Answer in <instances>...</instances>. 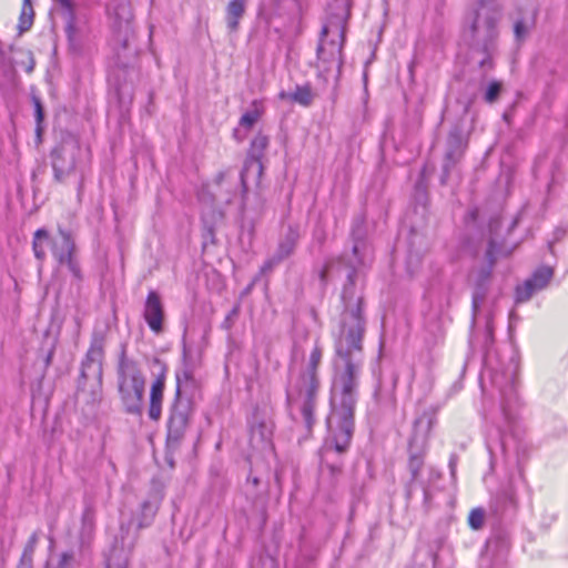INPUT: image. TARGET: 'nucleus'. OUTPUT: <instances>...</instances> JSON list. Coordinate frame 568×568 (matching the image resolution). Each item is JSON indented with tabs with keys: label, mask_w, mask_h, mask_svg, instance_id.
<instances>
[{
	"label": "nucleus",
	"mask_w": 568,
	"mask_h": 568,
	"mask_svg": "<svg viewBox=\"0 0 568 568\" xmlns=\"http://www.w3.org/2000/svg\"><path fill=\"white\" fill-rule=\"evenodd\" d=\"M498 550V558L491 568H506L505 566V554L508 551V542L506 539L497 536L490 538L486 544V554L481 557V566L489 560V554Z\"/></svg>",
	"instance_id": "obj_22"
},
{
	"label": "nucleus",
	"mask_w": 568,
	"mask_h": 568,
	"mask_svg": "<svg viewBox=\"0 0 568 568\" xmlns=\"http://www.w3.org/2000/svg\"><path fill=\"white\" fill-rule=\"evenodd\" d=\"M565 231H558V235H564Z\"/></svg>",
	"instance_id": "obj_53"
},
{
	"label": "nucleus",
	"mask_w": 568,
	"mask_h": 568,
	"mask_svg": "<svg viewBox=\"0 0 568 568\" xmlns=\"http://www.w3.org/2000/svg\"><path fill=\"white\" fill-rule=\"evenodd\" d=\"M336 9L337 12L329 14L321 31L317 47V69L324 78L335 70L337 80L343 65V47L349 12L343 3L336 2Z\"/></svg>",
	"instance_id": "obj_4"
},
{
	"label": "nucleus",
	"mask_w": 568,
	"mask_h": 568,
	"mask_svg": "<svg viewBox=\"0 0 568 568\" xmlns=\"http://www.w3.org/2000/svg\"><path fill=\"white\" fill-rule=\"evenodd\" d=\"M74 561L73 551H64L59 555L57 565L51 566V568H73Z\"/></svg>",
	"instance_id": "obj_35"
},
{
	"label": "nucleus",
	"mask_w": 568,
	"mask_h": 568,
	"mask_svg": "<svg viewBox=\"0 0 568 568\" xmlns=\"http://www.w3.org/2000/svg\"><path fill=\"white\" fill-rule=\"evenodd\" d=\"M251 442L263 444L270 440L272 427L265 422H256L251 426Z\"/></svg>",
	"instance_id": "obj_29"
},
{
	"label": "nucleus",
	"mask_w": 568,
	"mask_h": 568,
	"mask_svg": "<svg viewBox=\"0 0 568 568\" xmlns=\"http://www.w3.org/2000/svg\"><path fill=\"white\" fill-rule=\"evenodd\" d=\"M363 78H364V82L366 83V81H367V73L366 72L364 73Z\"/></svg>",
	"instance_id": "obj_51"
},
{
	"label": "nucleus",
	"mask_w": 568,
	"mask_h": 568,
	"mask_svg": "<svg viewBox=\"0 0 568 568\" xmlns=\"http://www.w3.org/2000/svg\"><path fill=\"white\" fill-rule=\"evenodd\" d=\"M79 153L80 144L74 136L63 139L61 143L52 150L51 164L57 182H64L75 172Z\"/></svg>",
	"instance_id": "obj_10"
},
{
	"label": "nucleus",
	"mask_w": 568,
	"mask_h": 568,
	"mask_svg": "<svg viewBox=\"0 0 568 568\" xmlns=\"http://www.w3.org/2000/svg\"><path fill=\"white\" fill-rule=\"evenodd\" d=\"M470 131L465 116L458 119L449 129L445 141V153L440 183L445 185L450 171L462 161L468 146Z\"/></svg>",
	"instance_id": "obj_8"
},
{
	"label": "nucleus",
	"mask_w": 568,
	"mask_h": 568,
	"mask_svg": "<svg viewBox=\"0 0 568 568\" xmlns=\"http://www.w3.org/2000/svg\"><path fill=\"white\" fill-rule=\"evenodd\" d=\"M63 10V16L67 20V29L72 30L74 24V11L72 0H53Z\"/></svg>",
	"instance_id": "obj_31"
},
{
	"label": "nucleus",
	"mask_w": 568,
	"mask_h": 568,
	"mask_svg": "<svg viewBox=\"0 0 568 568\" xmlns=\"http://www.w3.org/2000/svg\"><path fill=\"white\" fill-rule=\"evenodd\" d=\"M226 172H220L217 173V175L215 176L214 181L217 185H221L223 183V181L225 180L226 178Z\"/></svg>",
	"instance_id": "obj_43"
},
{
	"label": "nucleus",
	"mask_w": 568,
	"mask_h": 568,
	"mask_svg": "<svg viewBox=\"0 0 568 568\" xmlns=\"http://www.w3.org/2000/svg\"><path fill=\"white\" fill-rule=\"evenodd\" d=\"M501 92V83L499 81H490L486 88L484 100L487 103H494L497 101L499 94Z\"/></svg>",
	"instance_id": "obj_32"
},
{
	"label": "nucleus",
	"mask_w": 568,
	"mask_h": 568,
	"mask_svg": "<svg viewBox=\"0 0 568 568\" xmlns=\"http://www.w3.org/2000/svg\"><path fill=\"white\" fill-rule=\"evenodd\" d=\"M484 519H485V511H484V509H481V508H474L469 513L468 524H469V526L473 529L477 530V529H480L483 527Z\"/></svg>",
	"instance_id": "obj_34"
},
{
	"label": "nucleus",
	"mask_w": 568,
	"mask_h": 568,
	"mask_svg": "<svg viewBox=\"0 0 568 568\" xmlns=\"http://www.w3.org/2000/svg\"><path fill=\"white\" fill-rule=\"evenodd\" d=\"M387 403H388L389 405H393V404H394V398H393V396H392V395H389V397H388V399H387Z\"/></svg>",
	"instance_id": "obj_49"
},
{
	"label": "nucleus",
	"mask_w": 568,
	"mask_h": 568,
	"mask_svg": "<svg viewBox=\"0 0 568 568\" xmlns=\"http://www.w3.org/2000/svg\"><path fill=\"white\" fill-rule=\"evenodd\" d=\"M510 252H503L501 247L494 240L489 241L486 251L488 265L478 270L474 280V291L471 296V308L474 317L476 316L480 305L484 303L487 296L490 286L493 267L498 256L507 255Z\"/></svg>",
	"instance_id": "obj_12"
},
{
	"label": "nucleus",
	"mask_w": 568,
	"mask_h": 568,
	"mask_svg": "<svg viewBox=\"0 0 568 568\" xmlns=\"http://www.w3.org/2000/svg\"><path fill=\"white\" fill-rule=\"evenodd\" d=\"M51 252L60 266H67L74 280L82 281V272L77 258V246L70 231L59 226L58 235L51 240Z\"/></svg>",
	"instance_id": "obj_11"
},
{
	"label": "nucleus",
	"mask_w": 568,
	"mask_h": 568,
	"mask_svg": "<svg viewBox=\"0 0 568 568\" xmlns=\"http://www.w3.org/2000/svg\"><path fill=\"white\" fill-rule=\"evenodd\" d=\"M145 379L138 363L122 352L118 366V389L125 412L141 414Z\"/></svg>",
	"instance_id": "obj_6"
},
{
	"label": "nucleus",
	"mask_w": 568,
	"mask_h": 568,
	"mask_svg": "<svg viewBox=\"0 0 568 568\" xmlns=\"http://www.w3.org/2000/svg\"><path fill=\"white\" fill-rule=\"evenodd\" d=\"M156 511H158V506L155 504H152L149 500H144L141 504L140 515L138 516V518L136 519L133 518L128 526H125L124 524H121V527H120V531H121L120 538L123 536V537L128 538L126 540L130 539L129 530H130V526L134 521H136V529L138 530L150 526L152 524L154 517H155ZM133 536H131V538Z\"/></svg>",
	"instance_id": "obj_19"
},
{
	"label": "nucleus",
	"mask_w": 568,
	"mask_h": 568,
	"mask_svg": "<svg viewBox=\"0 0 568 568\" xmlns=\"http://www.w3.org/2000/svg\"><path fill=\"white\" fill-rule=\"evenodd\" d=\"M247 0H230L226 6L225 20L227 29L235 32L239 29L240 20L245 13Z\"/></svg>",
	"instance_id": "obj_23"
},
{
	"label": "nucleus",
	"mask_w": 568,
	"mask_h": 568,
	"mask_svg": "<svg viewBox=\"0 0 568 568\" xmlns=\"http://www.w3.org/2000/svg\"><path fill=\"white\" fill-rule=\"evenodd\" d=\"M103 356L104 338L94 334L82 361L78 382V398L91 407L97 406L102 399Z\"/></svg>",
	"instance_id": "obj_5"
},
{
	"label": "nucleus",
	"mask_w": 568,
	"mask_h": 568,
	"mask_svg": "<svg viewBox=\"0 0 568 568\" xmlns=\"http://www.w3.org/2000/svg\"><path fill=\"white\" fill-rule=\"evenodd\" d=\"M552 277V267L546 265L539 266L523 284L517 285L515 291V302L520 304L529 301L536 293L545 290Z\"/></svg>",
	"instance_id": "obj_15"
},
{
	"label": "nucleus",
	"mask_w": 568,
	"mask_h": 568,
	"mask_svg": "<svg viewBox=\"0 0 568 568\" xmlns=\"http://www.w3.org/2000/svg\"><path fill=\"white\" fill-rule=\"evenodd\" d=\"M194 412V403L191 396H176L169 407L166 422V445L175 449L180 446Z\"/></svg>",
	"instance_id": "obj_7"
},
{
	"label": "nucleus",
	"mask_w": 568,
	"mask_h": 568,
	"mask_svg": "<svg viewBox=\"0 0 568 568\" xmlns=\"http://www.w3.org/2000/svg\"><path fill=\"white\" fill-rule=\"evenodd\" d=\"M264 108L261 101L254 100L247 110L240 119V125L245 129H251L261 118Z\"/></svg>",
	"instance_id": "obj_26"
},
{
	"label": "nucleus",
	"mask_w": 568,
	"mask_h": 568,
	"mask_svg": "<svg viewBox=\"0 0 568 568\" xmlns=\"http://www.w3.org/2000/svg\"><path fill=\"white\" fill-rule=\"evenodd\" d=\"M38 540H39L38 532H33L29 537L17 568H32L33 555H34V550H36Z\"/></svg>",
	"instance_id": "obj_27"
},
{
	"label": "nucleus",
	"mask_w": 568,
	"mask_h": 568,
	"mask_svg": "<svg viewBox=\"0 0 568 568\" xmlns=\"http://www.w3.org/2000/svg\"><path fill=\"white\" fill-rule=\"evenodd\" d=\"M74 321H75V325H77V331L79 333L80 328H81V321H80V318L78 316L74 318Z\"/></svg>",
	"instance_id": "obj_48"
},
{
	"label": "nucleus",
	"mask_w": 568,
	"mask_h": 568,
	"mask_svg": "<svg viewBox=\"0 0 568 568\" xmlns=\"http://www.w3.org/2000/svg\"><path fill=\"white\" fill-rule=\"evenodd\" d=\"M136 534L132 538H115V541L106 557L105 568H128L130 555L136 541Z\"/></svg>",
	"instance_id": "obj_17"
},
{
	"label": "nucleus",
	"mask_w": 568,
	"mask_h": 568,
	"mask_svg": "<svg viewBox=\"0 0 568 568\" xmlns=\"http://www.w3.org/2000/svg\"><path fill=\"white\" fill-rule=\"evenodd\" d=\"M323 357V349L316 343L311 351L308 362L298 376L290 382L286 388V402L288 406H298L303 420L308 432L315 424V408L318 399L321 381L318 367Z\"/></svg>",
	"instance_id": "obj_3"
},
{
	"label": "nucleus",
	"mask_w": 568,
	"mask_h": 568,
	"mask_svg": "<svg viewBox=\"0 0 568 568\" xmlns=\"http://www.w3.org/2000/svg\"><path fill=\"white\" fill-rule=\"evenodd\" d=\"M197 361L192 355L191 351L183 345L182 352V366L175 372V394L176 396H191L199 387L197 381L194 377Z\"/></svg>",
	"instance_id": "obj_14"
},
{
	"label": "nucleus",
	"mask_w": 568,
	"mask_h": 568,
	"mask_svg": "<svg viewBox=\"0 0 568 568\" xmlns=\"http://www.w3.org/2000/svg\"><path fill=\"white\" fill-rule=\"evenodd\" d=\"M32 101H33V105H34V116H36V122H37L36 133L40 138L41 133H42V122L44 119V111H43V106H42V103L39 98L33 97Z\"/></svg>",
	"instance_id": "obj_33"
},
{
	"label": "nucleus",
	"mask_w": 568,
	"mask_h": 568,
	"mask_svg": "<svg viewBox=\"0 0 568 568\" xmlns=\"http://www.w3.org/2000/svg\"><path fill=\"white\" fill-rule=\"evenodd\" d=\"M267 145L268 136L262 133H257L251 142L247 156L240 173L243 196L247 193V183L250 179H254L256 182H260L261 180L263 174L262 159Z\"/></svg>",
	"instance_id": "obj_13"
},
{
	"label": "nucleus",
	"mask_w": 568,
	"mask_h": 568,
	"mask_svg": "<svg viewBox=\"0 0 568 568\" xmlns=\"http://www.w3.org/2000/svg\"><path fill=\"white\" fill-rule=\"evenodd\" d=\"M501 497L504 498L505 506H510V507L516 506L515 494L511 489L504 490L501 494Z\"/></svg>",
	"instance_id": "obj_39"
},
{
	"label": "nucleus",
	"mask_w": 568,
	"mask_h": 568,
	"mask_svg": "<svg viewBox=\"0 0 568 568\" xmlns=\"http://www.w3.org/2000/svg\"><path fill=\"white\" fill-rule=\"evenodd\" d=\"M45 568H51V565H50V564H47Z\"/></svg>",
	"instance_id": "obj_54"
},
{
	"label": "nucleus",
	"mask_w": 568,
	"mask_h": 568,
	"mask_svg": "<svg viewBox=\"0 0 568 568\" xmlns=\"http://www.w3.org/2000/svg\"><path fill=\"white\" fill-rule=\"evenodd\" d=\"M165 386V368L156 376L150 390L149 417L159 420L162 414V400Z\"/></svg>",
	"instance_id": "obj_18"
},
{
	"label": "nucleus",
	"mask_w": 568,
	"mask_h": 568,
	"mask_svg": "<svg viewBox=\"0 0 568 568\" xmlns=\"http://www.w3.org/2000/svg\"><path fill=\"white\" fill-rule=\"evenodd\" d=\"M282 258H277V255L273 253L261 266V273L266 274L273 271L275 266H277L280 263H282Z\"/></svg>",
	"instance_id": "obj_36"
},
{
	"label": "nucleus",
	"mask_w": 568,
	"mask_h": 568,
	"mask_svg": "<svg viewBox=\"0 0 568 568\" xmlns=\"http://www.w3.org/2000/svg\"><path fill=\"white\" fill-rule=\"evenodd\" d=\"M143 318L153 333H162L164 322V307L160 295L153 290L148 293L146 300L144 302Z\"/></svg>",
	"instance_id": "obj_16"
},
{
	"label": "nucleus",
	"mask_w": 568,
	"mask_h": 568,
	"mask_svg": "<svg viewBox=\"0 0 568 568\" xmlns=\"http://www.w3.org/2000/svg\"><path fill=\"white\" fill-rule=\"evenodd\" d=\"M314 97L315 94L313 93V89L310 83L296 85L293 92L282 91L278 93V98L281 100H288L302 106H310L314 100Z\"/></svg>",
	"instance_id": "obj_21"
},
{
	"label": "nucleus",
	"mask_w": 568,
	"mask_h": 568,
	"mask_svg": "<svg viewBox=\"0 0 568 568\" xmlns=\"http://www.w3.org/2000/svg\"><path fill=\"white\" fill-rule=\"evenodd\" d=\"M83 529L91 530L94 525V511L91 507H85L82 514Z\"/></svg>",
	"instance_id": "obj_37"
},
{
	"label": "nucleus",
	"mask_w": 568,
	"mask_h": 568,
	"mask_svg": "<svg viewBox=\"0 0 568 568\" xmlns=\"http://www.w3.org/2000/svg\"><path fill=\"white\" fill-rule=\"evenodd\" d=\"M358 231L355 236L352 256L343 255L337 262H328L320 272V280L326 284L333 272H346V283L342 291L344 310L341 315V329L334 343L332 358V382L329 387V414L326 419L328 438L326 444L342 454L352 442L355 428V408L358 399L359 379L364 366L363 341L366 332L364 316V294L355 285L357 267L364 263L366 243Z\"/></svg>",
	"instance_id": "obj_1"
},
{
	"label": "nucleus",
	"mask_w": 568,
	"mask_h": 568,
	"mask_svg": "<svg viewBox=\"0 0 568 568\" xmlns=\"http://www.w3.org/2000/svg\"><path fill=\"white\" fill-rule=\"evenodd\" d=\"M440 476H442L440 471H438L434 467H429V469H428V481L425 483V484L428 485V487H429L430 484L437 481L440 478Z\"/></svg>",
	"instance_id": "obj_40"
},
{
	"label": "nucleus",
	"mask_w": 568,
	"mask_h": 568,
	"mask_svg": "<svg viewBox=\"0 0 568 568\" xmlns=\"http://www.w3.org/2000/svg\"><path fill=\"white\" fill-rule=\"evenodd\" d=\"M298 240V227L290 225L283 237L280 240L278 245L274 252L277 255V258L280 257L284 261L290 257L295 251Z\"/></svg>",
	"instance_id": "obj_20"
},
{
	"label": "nucleus",
	"mask_w": 568,
	"mask_h": 568,
	"mask_svg": "<svg viewBox=\"0 0 568 568\" xmlns=\"http://www.w3.org/2000/svg\"><path fill=\"white\" fill-rule=\"evenodd\" d=\"M422 488H423V493H424V505L426 506V508H429V503L432 500V493H430V489L428 487V485H426L425 483L423 481H419Z\"/></svg>",
	"instance_id": "obj_41"
},
{
	"label": "nucleus",
	"mask_w": 568,
	"mask_h": 568,
	"mask_svg": "<svg viewBox=\"0 0 568 568\" xmlns=\"http://www.w3.org/2000/svg\"><path fill=\"white\" fill-rule=\"evenodd\" d=\"M34 11L31 4V0H23L21 13L19 17L18 29L19 33L28 31L33 23Z\"/></svg>",
	"instance_id": "obj_30"
},
{
	"label": "nucleus",
	"mask_w": 568,
	"mask_h": 568,
	"mask_svg": "<svg viewBox=\"0 0 568 568\" xmlns=\"http://www.w3.org/2000/svg\"><path fill=\"white\" fill-rule=\"evenodd\" d=\"M239 311H240L239 306L233 307V310H232V311L230 312V314L226 316V321H229V320H230L231 317H233V316H237Z\"/></svg>",
	"instance_id": "obj_46"
},
{
	"label": "nucleus",
	"mask_w": 568,
	"mask_h": 568,
	"mask_svg": "<svg viewBox=\"0 0 568 568\" xmlns=\"http://www.w3.org/2000/svg\"><path fill=\"white\" fill-rule=\"evenodd\" d=\"M450 474L454 477L456 471V456H452L449 459Z\"/></svg>",
	"instance_id": "obj_44"
},
{
	"label": "nucleus",
	"mask_w": 568,
	"mask_h": 568,
	"mask_svg": "<svg viewBox=\"0 0 568 568\" xmlns=\"http://www.w3.org/2000/svg\"><path fill=\"white\" fill-rule=\"evenodd\" d=\"M565 231H558V235H564Z\"/></svg>",
	"instance_id": "obj_52"
},
{
	"label": "nucleus",
	"mask_w": 568,
	"mask_h": 568,
	"mask_svg": "<svg viewBox=\"0 0 568 568\" xmlns=\"http://www.w3.org/2000/svg\"><path fill=\"white\" fill-rule=\"evenodd\" d=\"M207 234H209L211 237H213V229H212V227H209V229H207Z\"/></svg>",
	"instance_id": "obj_50"
},
{
	"label": "nucleus",
	"mask_w": 568,
	"mask_h": 568,
	"mask_svg": "<svg viewBox=\"0 0 568 568\" xmlns=\"http://www.w3.org/2000/svg\"><path fill=\"white\" fill-rule=\"evenodd\" d=\"M501 8L495 0H479L466 30L469 59L486 74L495 68L499 53Z\"/></svg>",
	"instance_id": "obj_2"
},
{
	"label": "nucleus",
	"mask_w": 568,
	"mask_h": 568,
	"mask_svg": "<svg viewBox=\"0 0 568 568\" xmlns=\"http://www.w3.org/2000/svg\"><path fill=\"white\" fill-rule=\"evenodd\" d=\"M514 33L517 41H521L528 33V27L526 26L524 20H518L514 26Z\"/></svg>",
	"instance_id": "obj_38"
},
{
	"label": "nucleus",
	"mask_w": 568,
	"mask_h": 568,
	"mask_svg": "<svg viewBox=\"0 0 568 568\" xmlns=\"http://www.w3.org/2000/svg\"><path fill=\"white\" fill-rule=\"evenodd\" d=\"M55 343H57L55 341L52 342V344H51L50 348L48 349V353L44 357L45 367L50 366L52 363V358H53V354H54V349H55Z\"/></svg>",
	"instance_id": "obj_42"
},
{
	"label": "nucleus",
	"mask_w": 568,
	"mask_h": 568,
	"mask_svg": "<svg viewBox=\"0 0 568 568\" xmlns=\"http://www.w3.org/2000/svg\"><path fill=\"white\" fill-rule=\"evenodd\" d=\"M113 16H114V28L121 32H128L130 29V23L132 20V11L130 9V6L128 3H119L116 7L113 8Z\"/></svg>",
	"instance_id": "obj_24"
},
{
	"label": "nucleus",
	"mask_w": 568,
	"mask_h": 568,
	"mask_svg": "<svg viewBox=\"0 0 568 568\" xmlns=\"http://www.w3.org/2000/svg\"><path fill=\"white\" fill-rule=\"evenodd\" d=\"M247 481L252 483V485L256 487L260 484V478L256 476H248Z\"/></svg>",
	"instance_id": "obj_45"
},
{
	"label": "nucleus",
	"mask_w": 568,
	"mask_h": 568,
	"mask_svg": "<svg viewBox=\"0 0 568 568\" xmlns=\"http://www.w3.org/2000/svg\"><path fill=\"white\" fill-rule=\"evenodd\" d=\"M49 241V233L44 229H39L33 234L32 248L38 261L45 258V243Z\"/></svg>",
	"instance_id": "obj_28"
},
{
	"label": "nucleus",
	"mask_w": 568,
	"mask_h": 568,
	"mask_svg": "<svg viewBox=\"0 0 568 568\" xmlns=\"http://www.w3.org/2000/svg\"><path fill=\"white\" fill-rule=\"evenodd\" d=\"M12 63L14 67L24 70L27 73H31L36 65L32 51L23 48L13 50Z\"/></svg>",
	"instance_id": "obj_25"
},
{
	"label": "nucleus",
	"mask_w": 568,
	"mask_h": 568,
	"mask_svg": "<svg viewBox=\"0 0 568 568\" xmlns=\"http://www.w3.org/2000/svg\"><path fill=\"white\" fill-rule=\"evenodd\" d=\"M374 398L376 400L377 404H382L383 399L381 397V390L379 388H377L375 392H374Z\"/></svg>",
	"instance_id": "obj_47"
},
{
	"label": "nucleus",
	"mask_w": 568,
	"mask_h": 568,
	"mask_svg": "<svg viewBox=\"0 0 568 568\" xmlns=\"http://www.w3.org/2000/svg\"><path fill=\"white\" fill-rule=\"evenodd\" d=\"M432 427V417L423 414L414 422V433L408 443L409 485L419 481V473L424 467L427 434Z\"/></svg>",
	"instance_id": "obj_9"
}]
</instances>
